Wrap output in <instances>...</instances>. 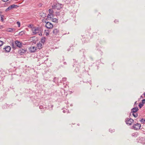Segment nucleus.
Listing matches in <instances>:
<instances>
[{"label": "nucleus", "instance_id": "46", "mask_svg": "<svg viewBox=\"0 0 145 145\" xmlns=\"http://www.w3.org/2000/svg\"><path fill=\"white\" fill-rule=\"evenodd\" d=\"M144 95L145 97V92L144 93Z\"/></svg>", "mask_w": 145, "mask_h": 145}, {"label": "nucleus", "instance_id": "29", "mask_svg": "<svg viewBox=\"0 0 145 145\" xmlns=\"http://www.w3.org/2000/svg\"><path fill=\"white\" fill-rule=\"evenodd\" d=\"M53 16V14H48L47 15V17L49 18V16Z\"/></svg>", "mask_w": 145, "mask_h": 145}, {"label": "nucleus", "instance_id": "6", "mask_svg": "<svg viewBox=\"0 0 145 145\" xmlns=\"http://www.w3.org/2000/svg\"><path fill=\"white\" fill-rule=\"evenodd\" d=\"M52 8H57V9L59 10L60 9L61 7L60 5V4H54L52 6Z\"/></svg>", "mask_w": 145, "mask_h": 145}, {"label": "nucleus", "instance_id": "24", "mask_svg": "<svg viewBox=\"0 0 145 145\" xmlns=\"http://www.w3.org/2000/svg\"><path fill=\"white\" fill-rule=\"evenodd\" d=\"M48 11L49 13L51 14H53V13L54 12L53 10L51 9H49L48 10Z\"/></svg>", "mask_w": 145, "mask_h": 145}, {"label": "nucleus", "instance_id": "36", "mask_svg": "<svg viewBox=\"0 0 145 145\" xmlns=\"http://www.w3.org/2000/svg\"><path fill=\"white\" fill-rule=\"evenodd\" d=\"M141 103H142L143 104L145 103V99H143L142 100V102Z\"/></svg>", "mask_w": 145, "mask_h": 145}, {"label": "nucleus", "instance_id": "3", "mask_svg": "<svg viewBox=\"0 0 145 145\" xmlns=\"http://www.w3.org/2000/svg\"><path fill=\"white\" fill-rule=\"evenodd\" d=\"M136 124H134L132 126V129H134L135 130H138L140 129L141 127V125L138 123H136Z\"/></svg>", "mask_w": 145, "mask_h": 145}, {"label": "nucleus", "instance_id": "11", "mask_svg": "<svg viewBox=\"0 0 145 145\" xmlns=\"http://www.w3.org/2000/svg\"><path fill=\"white\" fill-rule=\"evenodd\" d=\"M138 110V109L137 107H135L134 108H133L131 109L130 114H131L132 113L137 112Z\"/></svg>", "mask_w": 145, "mask_h": 145}, {"label": "nucleus", "instance_id": "12", "mask_svg": "<svg viewBox=\"0 0 145 145\" xmlns=\"http://www.w3.org/2000/svg\"><path fill=\"white\" fill-rule=\"evenodd\" d=\"M11 49V47L9 46H7L3 48V49L5 50L6 52H10Z\"/></svg>", "mask_w": 145, "mask_h": 145}, {"label": "nucleus", "instance_id": "32", "mask_svg": "<svg viewBox=\"0 0 145 145\" xmlns=\"http://www.w3.org/2000/svg\"><path fill=\"white\" fill-rule=\"evenodd\" d=\"M57 79L58 78H56V77H55L54 78V80H53V81L55 82H56V80H57Z\"/></svg>", "mask_w": 145, "mask_h": 145}, {"label": "nucleus", "instance_id": "52", "mask_svg": "<svg viewBox=\"0 0 145 145\" xmlns=\"http://www.w3.org/2000/svg\"><path fill=\"white\" fill-rule=\"evenodd\" d=\"M116 20H114V22H116Z\"/></svg>", "mask_w": 145, "mask_h": 145}, {"label": "nucleus", "instance_id": "18", "mask_svg": "<svg viewBox=\"0 0 145 145\" xmlns=\"http://www.w3.org/2000/svg\"><path fill=\"white\" fill-rule=\"evenodd\" d=\"M46 38L45 37H42V38L41 40V42L42 43L44 44Z\"/></svg>", "mask_w": 145, "mask_h": 145}, {"label": "nucleus", "instance_id": "15", "mask_svg": "<svg viewBox=\"0 0 145 145\" xmlns=\"http://www.w3.org/2000/svg\"><path fill=\"white\" fill-rule=\"evenodd\" d=\"M59 30L56 29H54L53 31V34L55 35L57 34Z\"/></svg>", "mask_w": 145, "mask_h": 145}, {"label": "nucleus", "instance_id": "4", "mask_svg": "<svg viewBox=\"0 0 145 145\" xmlns=\"http://www.w3.org/2000/svg\"><path fill=\"white\" fill-rule=\"evenodd\" d=\"M137 140L138 142L143 144H145V138L142 137H140L138 138Z\"/></svg>", "mask_w": 145, "mask_h": 145}, {"label": "nucleus", "instance_id": "28", "mask_svg": "<svg viewBox=\"0 0 145 145\" xmlns=\"http://www.w3.org/2000/svg\"><path fill=\"white\" fill-rule=\"evenodd\" d=\"M16 23L18 25V27H20V22H19V21H18V22H17Z\"/></svg>", "mask_w": 145, "mask_h": 145}, {"label": "nucleus", "instance_id": "10", "mask_svg": "<svg viewBox=\"0 0 145 145\" xmlns=\"http://www.w3.org/2000/svg\"><path fill=\"white\" fill-rule=\"evenodd\" d=\"M29 50L31 52H35L36 50V48L34 46H31L29 48Z\"/></svg>", "mask_w": 145, "mask_h": 145}, {"label": "nucleus", "instance_id": "23", "mask_svg": "<svg viewBox=\"0 0 145 145\" xmlns=\"http://www.w3.org/2000/svg\"><path fill=\"white\" fill-rule=\"evenodd\" d=\"M143 104L141 103H140L139 104L138 106L140 108H141L143 106Z\"/></svg>", "mask_w": 145, "mask_h": 145}, {"label": "nucleus", "instance_id": "17", "mask_svg": "<svg viewBox=\"0 0 145 145\" xmlns=\"http://www.w3.org/2000/svg\"><path fill=\"white\" fill-rule=\"evenodd\" d=\"M39 108L40 109H43V111H44L46 109L45 106H44L42 105H40L39 107Z\"/></svg>", "mask_w": 145, "mask_h": 145}, {"label": "nucleus", "instance_id": "31", "mask_svg": "<svg viewBox=\"0 0 145 145\" xmlns=\"http://www.w3.org/2000/svg\"><path fill=\"white\" fill-rule=\"evenodd\" d=\"M4 42L3 41L0 40V46H2Z\"/></svg>", "mask_w": 145, "mask_h": 145}, {"label": "nucleus", "instance_id": "19", "mask_svg": "<svg viewBox=\"0 0 145 145\" xmlns=\"http://www.w3.org/2000/svg\"><path fill=\"white\" fill-rule=\"evenodd\" d=\"M132 114L133 116L135 118H137L138 116V114L137 112L132 113Z\"/></svg>", "mask_w": 145, "mask_h": 145}, {"label": "nucleus", "instance_id": "48", "mask_svg": "<svg viewBox=\"0 0 145 145\" xmlns=\"http://www.w3.org/2000/svg\"><path fill=\"white\" fill-rule=\"evenodd\" d=\"M70 49H68V51H69V50H70Z\"/></svg>", "mask_w": 145, "mask_h": 145}, {"label": "nucleus", "instance_id": "45", "mask_svg": "<svg viewBox=\"0 0 145 145\" xmlns=\"http://www.w3.org/2000/svg\"><path fill=\"white\" fill-rule=\"evenodd\" d=\"M31 24L29 25V27H31Z\"/></svg>", "mask_w": 145, "mask_h": 145}, {"label": "nucleus", "instance_id": "22", "mask_svg": "<svg viewBox=\"0 0 145 145\" xmlns=\"http://www.w3.org/2000/svg\"><path fill=\"white\" fill-rule=\"evenodd\" d=\"M140 121L142 123H143L145 122V119L143 118H142L141 120H140Z\"/></svg>", "mask_w": 145, "mask_h": 145}, {"label": "nucleus", "instance_id": "54", "mask_svg": "<svg viewBox=\"0 0 145 145\" xmlns=\"http://www.w3.org/2000/svg\"><path fill=\"white\" fill-rule=\"evenodd\" d=\"M21 33V32H20L19 33Z\"/></svg>", "mask_w": 145, "mask_h": 145}, {"label": "nucleus", "instance_id": "34", "mask_svg": "<svg viewBox=\"0 0 145 145\" xmlns=\"http://www.w3.org/2000/svg\"><path fill=\"white\" fill-rule=\"evenodd\" d=\"M138 103H137V101H136L135 103H134V107H137V105Z\"/></svg>", "mask_w": 145, "mask_h": 145}, {"label": "nucleus", "instance_id": "49", "mask_svg": "<svg viewBox=\"0 0 145 145\" xmlns=\"http://www.w3.org/2000/svg\"><path fill=\"white\" fill-rule=\"evenodd\" d=\"M144 133V135H145V132H144V133Z\"/></svg>", "mask_w": 145, "mask_h": 145}, {"label": "nucleus", "instance_id": "25", "mask_svg": "<svg viewBox=\"0 0 145 145\" xmlns=\"http://www.w3.org/2000/svg\"><path fill=\"white\" fill-rule=\"evenodd\" d=\"M8 106L6 104H5L3 105V106H2V108L3 109H5V108H7V106Z\"/></svg>", "mask_w": 145, "mask_h": 145}, {"label": "nucleus", "instance_id": "16", "mask_svg": "<svg viewBox=\"0 0 145 145\" xmlns=\"http://www.w3.org/2000/svg\"><path fill=\"white\" fill-rule=\"evenodd\" d=\"M11 46L12 48H13L14 50H15L16 48V45L14 44L13 42H12L11 43Z\"/></svg>", "mask_w": 145, "mask_h": 145}, {"label": "nucleus", "instance_id": "9", "mask_svg": "<svg viewBox=\"0 0 145 145\" xmlns=\"http://www.w3.org/2000/svg\"><path fill=\"white\" fill-rule=\"evenodd\" d=\"M46 27L48 29L52 28L53 27V24L49 22H47L45 25Z\"/></svg>", "mask_w": 145, "mask_h": 145}, {"label": "nucleus", "instance_id": "2", "mask_svg": "<svg viewBox=\"0 0 145 145\" xmlns=\"http://www.w3.org/2000/svg\"><path fill=\"white\" fill-rule=\"evenodd\" d=\"M134 120L131 118H127L125 119V121L126 124L128 125H131L134 122Z\"/></svg>", "mask_w": 145, "mask_h": 145}, {"label": "nucleus", "instance_id": "44", "mask_svg": "<svg viewBox=\"0 0 145 145\" xmlns=\"http://www.w3.org/2000/svg\"><path fill=\"white\" fill-rule=\"evenodd\" d=\"M140 97L141 98H143V97H142V95H141V96H140Z\"/></svg>", "mask_w": 145, "mask_h": 145}, {"label": "nucleus", "instance_id": "30", "mask_svg": "<svg viewBox=\"0 0 145 145\" xmlns=\"http://www.w3.org/2000/svg\"><path fill=\"white\" fill-rule=\"evenodd\" d=\"M82 41H84V42H87L88 40V39H86L85 40H84V38H83L82 39Z\"/></svg>", "mask_w": 145, "mask_h": 145}, {"label": "nucleus", "instance_id": "13", "mask_svg": "<svg viewBox=\"0 0 145 145\" xmlns=\"http://www.w3.org/2000/svg\"><path fill=\"white\" fill-rule=\"evenodd\" d=\"M26 51V50L23 49L21 48L18 52L20 55H23L24 53H25Z\"/></svg>", "mask_w": 145, "mask_h": 145}, {"label": "nucleus", "instance_id": "47", "mask_svg": "<svg viewBox=\"0 0 145 145\" xmlns=\"http://www.w3.org/2000/svg\"><path fill=\"white\" fill-rule=\"evenodd\" d=\"M1 13H2V12H1L0 11V15L1 14Z\"/></svg>", "mask_w": 145, "mask_h": 145}, {"label": "nucleus", "instance_id": "27", "mask_svg": "<svg viewBox=\"0 0 145 145\" xmlns=\"http://www.w3.org/2000/svg\"><path fill=\"white\" fill-rule=\"evenodd\" d=\"M57 21V20L56 18H54L53 19L52 21L54 22H56Z\"/></svg>", "mask_w": 145, "mask_h": 145}, {"label": "nucleus", "instance_id": "8", "mask_svg": "<svg viewBox=\"0 0 145 145\" xmlns=\"http://www.w3.org/2000/svg\"><path fill=\"white\" fill-rule=\"evenodd\" d=\"M14 44L16 45V47L21 48L22 46V43L18 40L15 41Z\"/></svg>", "mask_w": 145, "mask_h": 145}, {"label": "nucleus", "instance_id": "51", "mask_svg": "<svg viewBox=\"0 0 145 145\" xmlns=\"http://www.w3.org/2000/svg\"><path fill=\"white\" fill-rule=\"evenodd\" d=\"M71 106H72V104H71Z\"/></svg>", "mask_w": 145, "mask_h": 145}, {"label": "nucleus", "instance_id": "38", "mask_svg": "<svg viewBox=\"0 0 145 145\" xmlns=\"http://www.w3.org/2000/svg\"><path fill=\"white\" fill-rule=\"evenodd\" d=\"M45 33H46V36H47V35H49V32H46Z\"/></svg>", "mask_w": 145, "mask_h": 145}, {"label": "nucleus", "instance_id": "1", "mask_svg": "<svg viewBox=\"0 0 145 145\" xmlns=\"http://www.w3.org/2000/svg\"><path fill=\"white\" fill-rule=\"evenodd\" d=\"M74 64L73 65V67H76L74 71V72L76 73H78L80 71L79 66L77 65V63L75 60L73 59Z\"/></svg>", "mask_w": 145, "mask_h": 145}, {"label": "nucleus", "instance_id": "33", "mask_svg": "<svg viewBox=\"0 0 145 145\" xmlns=\"http://www.w3.org/2000/svg\"><path fill=\"white\" fill-rule=\"evenodd\" d=\"M114 129H109V131L111 133H112V132H114Z\"/></svg>", "mask_w": 145, "mask_h": 145}, {"label": "nucleus", "instance_id": "20", "mask_svg": "<svg viewBox=\"0 0 145 145\" xmlns=\"http://www.w3.org/2000/svg\"><path fill=\"white\" fill-rule=\"evenodd\" d=\"M131 135L133 137H136L138 135V133H133Z\"/></svg>", "mask_w": 145, "mask_h": 145}, {"label": "nucleus", "instance_id": "53", "mask_svg": "<svg viewBox=\"0 0 145 145\" xmlns=\"http://www.w3.org/2000/svg\"><path fill=\"white\" fill-rule=\"evenodd\" d=\"M77 125H79V124H78Z\"/></svg>", "mask_w": 145, "mask_h": 145}, {"label": "nucleus", "instance_id": "14", "mask_svg": "<svg viewBox=\"0 0 145 145\" xmlns=\"http://www.w3.org/2000/svg\"><path fill=\"white\" fill-rule=\"evenodd\" d=\"M37 46L38 47V48L39 49H40L42 48V44L40 43V42H38L37 44Z\"/></svg>", "mask_w": 145, "mask_h": 145}, {"label": "nucleus", "instance_id": "21", "mask_svg": "<svg viewBox=\"0 0 145 145\" xmlns=\"http://www.w3.org/2000/svg\"><path fill=\"white\" fill-rule=\"evenodd\" d=\"M13 29L12 28H8L7 29V31L8 32H12L13 30Z\"/></svg>", "mask_w": 145, "mask_h": 145}, {"label": "nucleus", "instance_id": "26", "mask_svg": "<svg viewBox=\"0 0 145 145\" xmlns=\"http://www.w3.org/2000/svg\"><path fill=\"white\" fill-rule=\"evenodd\" d=\"M1 16V21L2 22H3V21H4V19L3 18V17H4L3 15H0Z\"/></svg>", "mask_w": 145, "mask_h": 145}, {"label": "nucleus", "instance_id": "40", "mask_svg": "<svg viewBox=\"0 0 145 145\" xmlns=\"http://www.w3.org/2000/svg\"><path fill=\"white\" fill-rule=\"evenodd\" d=\"M45 59L44 57H43V58L42 60H43V61H44V62H43L42 63H43L45 61Z\"/></svg>", "mask_w": 145, "mask_h": 145}, {"label": "nucleus", "instance_id": "42", "mask_svg": "<svg viewBox=\"0 0 145 145\" xmlns=\"http://www.w3.org/2000/svg\"><path fill=\"white\" fill-rule=\"evenodd\" d=\"M39 35H40V36H42V34L41 33H39Z\"/></svg>", "mask_w": 145, "mask_h": 145}, {"label": "nucleus", "instance_id": "5", "mask_svg": "<svg viewBox=\"0 0 145 145\" xmlns=\"http://www.w3.org/2000/svg\"><path fill=\"white\" fill-rule=\"evenodd\" d=\"M18 7V6L17 5L14 4L11 5L8 7L7 9H6L5 11L6 12H8L9 10H11L13 8H16Z\"/></svg>", "mask_w": 145, "mask_h": 145}, {"label": "nucleus", "instance_id": "7", "mask_svg": "<svg viewBox=\"0 0 145 145\" xmlns=\"http://www.w3.org/2000/svg\"><path fill=\"white\" fill-rule=\"evenodd\" d=\"M41 30L40 28L39 27H35L34 28V30L33 31V33L35 35L39 33V31H40Z\"/></svg>", "mask_w": 145, "mask_h": 145}, {"label": "nucleus", "instance_id": "39", "mask_svg": "<svg viewBox=\"0 0 145 145\" xmlns=\"http://www.w3.org/2000/svg\"><path fill=\"white\" fill-rule=\"evenodd\" d=\"M3 25H0V29H2L3 28Z\"/></svg>", "mask_w": 145, "mask_h": 145}, {"label": "nucleus", "instance_id": "37", "mask_svg": "<svg viewBox=\"0 0 145 145\" xmlns=\"http://www.w3.org/2000/svg\"><path fill=\"white\" fill-rule=\"evenodd\" d=\"M91 81L90 80L89 81H83V82L84 83V82H86V83H87V82H89L90 84L91 85V83L90 82H91Z\"/></svg>", "mask_w": 145, "mask_h": 145}, {"label": "nucleus", "instance_id": "35", "mask_svg": "<svg viewBox=\"0 0 145 145\" xmlns=\"http://www.w3.org/2000/svg\"><path fill=\"white\" fill-rule=\"evenodd\" d=\"M67 78H62V80L63 81H65L66 80Z\"/></svg>", "mask_w": 145, "mask_h": 145}, {"label": "nucleus", "instance_id": "50", "mask_svg": "<svg viewBox=\"0 0 145 145\" xmlns=\"http://www.w3.org/2000/svg\"><path fill=\"white\" fill-rule=\"evenodd\" d=\"M66 86H67V84L66 85H65V87H66Z\"/></svg>", "mask_w": 145, "mask_h": 145}, {"label": "nucleus", "instance_id": "43", "mask_svg": "<svg viewBox=\"0 0 145 145\" xmlns=\"http://www.w3.org/2000/svg\"><path fill=\"white\" fill-rule=\"evenodd\" d=\"M63 112L64 113L65 112V110H63Z\"/></svg>", "mask_w": 145, "mask_h": 145}, {"label": "nucleus", "instance_id": "41", "mask_svg": "<svg viewBox=\"0 0 145 145\" xmlns=\"http://www.w3.org/2000/svg\"><path fill=\"white\" fill-rule=\"evenodd\" d=\"M63 64L65 65H67V63L66 62H63Z\"/></svg>", "mask_w": 145, "mask_h": 145}]
</instances>
